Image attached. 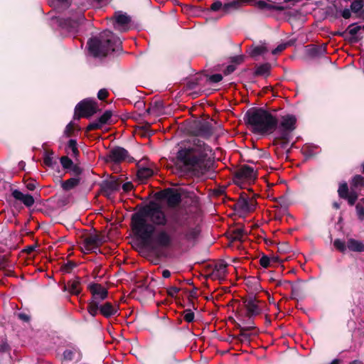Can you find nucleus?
Listing matches in <instances>:
<instances>
[{
    "mask_svg": "<svg viewBox=\"0 0 364 364\" xmlns=\"http://www.w3.org/2000/svg\"><path fill=\"white\" fill-rule=\"evenodd\" d=\"M183 318L188 323L192 322L194 320V313L190 309L185 310L183 314Z\"/></svg>",
    "mask_w": 364,
    "mask_h": 364,
    "instance_id": "37998d69",
    "label": "nucleus"
},
{
    "mask_svg": "<svg viewBox=\"0 0 364 364\" xmlns=\"http://www.w3.org/2000/svg\"><path fill=\"white\" fill-rule=\"evenodd\" d=\"M350 364H364L362 361L359 360H355L350 363Z\"/></svg>",
    "mask_w": 364,
    "mask_h": 364,
    "instance_id": "338daca9",
    "label": "nucleus"
},
{
    "mask_svg": "<svg viewBox=\"0 0 364 364\" xmlns=\"http://www.w3.org/2000/svg\"><path fill=\"white\" fill-rule=\"evenodd\" d=\"M227 274V264L221 262L215 264L213 272V277L220 281L224 280Z\"/></svg>",
    "mask_w": 364,
    "mask_h": 364,
    "instance_id": "dca6fc26",
    "label": "nucleus"
},
{
    "mask_svg": "<svg viewBox=\"0 0 364 364\" xmlns=\"http://www.w3.org/2000/svg\"><path fill=\"white\" fill-rule=\"evenodd\" d=\"M268 52V48L267 46L264 43L257 46L252 48L250 50V55L252 57H257L259 55H263Z\"/></svg>",
    "mask_w": 364,
    "mask_h": 364,
    "instance_id": "5701e85b",
    "label": "nucleus"
},
{
    "mask_svg": "<svg viewBox=\"0 0 364 364\" xmlns=\"http://www.w3.org/2000/svg\"><path fill=\"white\" fill-rule=\"evenodd\" d=\"M84 21V16L82 15L78 16L76 20H71L70 22H69V25L70 26V29L72 31H75L78 26L83 22Z\"/></svg>",
    "mask_w": 364,
    "mask_h": 364,
    "instance_id": "c9c22d12",
    "label": "nucleus"
},
{
    "mask_svg": "<svg viewBox=\"0 0 364 364\" xmlns=\"http://www.w3.org/2000/svg\"><path fill=\"white\" fill-rule=\"evenodd\" d=\"M223 80L221 74H214L208 77V80L211 83H217Z\"/></svg>",
    "mask_w": 364,
    "mask_h": 364,
    "instance_id": "c03bdc74",
    "label": "nucleus"
},
{
    "mask_svg": "<svg viewBox=\"0 0 364 364\" xmlns=\"http://www.w3.org/2000/svg\"><path fill=\"white\" fill-rule=\"evenodd\" d=\"M348 185L346 182H343L339 185L338 189V196L344 198V197H346V195L349 193Z\"/></svg>",
    "mask_w": 364,
    "mask_h": 364,
    "instance_id": "2f4dec72",
    "label": "nucleus"
},
{
    "mask_svg": "<svg viewBox=\"0 0 364 364\" xmlns=\"http://www.w3.org/2000/svg\"><path fill=\"white\" fill-rule=\"evenodd\" d=\"M165 198L169 206H175L181 201V195L174 191H168L165 193Z\"/></svg>",
    "mask_w": 364,
    "mask_h": 364,
    "instance_id": "a211bd4d",
    "label": "nucleus"
},
{
    "mask_svg": "<svg viewBox=\"0 0 364 364\" xmlns=\"http://www.w3.org/2000/svg\"><path fill=\"white\" fill-rule=\"evenodd\" d=\"M341 363V360H338V359H334L333 360L330 364H340Z\"/></svg>",
    "mask_w": 364,
    "mask_h": 364,
    "instance_id": "774afa93",
    "label": "nucleus"
},
{
    "mask_svg": "<svg viewBox=\"0 0 364 364\" xmlns=\"http://www.w3.org/2000/svg\"><path fill=\"white\" fill-rule=\"evenodd\" d=\"M240 1L242 2H248V0H240V1H232L228 3L225 4L224 9L225 10H229L231 9H238L240 6Z\"/></svg>",
    "mask_w": 364,
    "mask_h": 364,
    "instance_id": "473e14b6",
    "label": "nucleus"
},
{
    "mask_svg": "<svg viewBox=\"0 0 364 364\" xmlns=\"http://www.w3.org/2000/svg\"><path fill=\"white\" fill-rule=\"evenodd\" d=\"M363 7V1L361 0H355L352 2L350 5V9L355 13L359 12Z\"/></svg>",
    "mask_w": 364,
    "mask_h": 364,
    "instance_id": "e433bc0d",
    "label": "nucleus"
},
{
    "mask_svg": "<svg viewBox=\"0 0 364 364\" xmlns=\"http://www.w3.org/2000/svg\"><path fill=\"white\" fill-rule=\"evenodd\" d=\"M45 163L48 165V166H52L53 163H52V158L50 157V156H48L45 159Z\"/></svg>",
    "mask_w": 364,
    "mask_h": 364,
    "instance_id": "e2e57ef3",
    "label": "nucleus"
},
{
    "mask_svg": "<svg viewBox=\"0 0 364 364\" xmlns=\"http://www.w3.org/2000/svg\"><path fill=\"white\" fill-rule=\"evenodd\" d=\"M68 148L71 151L72 155L77 156L78 150L77 148V142L74 139H70L68 142Z\"/></svg>",
    "mask_w": 364,
    "mask_h": 364,
    "instance_id": "79ce46f5",
    "label": "nucleus"
},
{
    "mask_svg": "<svg viewBox=\"0 0 364 364\" xmlns=\"http://www.w3.org/2000/svg\"><path fill=\"white\" fill-rule=\"evenodd\" d=\"M73 127H74L73 123V122H70L66 126V127L65 129V131H64L65 134H66L67 136H69L70 134H71V133L73 131Z\"/></svg>",
    "mask_w": 364,
    "mask_h": 364,
    "instance_id": "603ef678",
    "label": "nucleus"
},
{
    "mask_svg": "<svg viewBox=\"0 0 364 364\" xmlns=\"http://www.w3.org/2000/svg\"><path fill=\"white\" fill-rule=\"evenodd\" d=\"M344 199L348 200L349 205H353L358 199V193L353 188H351V190L346 195V197H344Z\"/></svg>",
    "mask_w": 364,
    "mask_h": 364,
    "instance_id": "c85d7f7f",
    "label": "nucleus"
},
{
    "mask_svg": "<svg viewBox=\"0 0 364 364\" xmlns=\"http://www.w3.org/2000/svg\"><path fill=\"white\" fill-rule=\"evenodd\" d=\"M132 17L122 11H115V30L126 32L131 28Z\"/></svg>",
    "mask_w": 364,
    "mask_h": 364,
    "instance_id": "9d476101",
    "label": "nucleus"
},
{
    "mask_svg": "<svg viewBox=\"0 0 364 364\" xmlns=\"http://www.w3.org/2000/svg\"><path fill=\"white\" fill-rule=\"evenodd\" d=\"M341 15L346 19L349 18L350 17V16H351L350 10L348 9H343L342 13H341Z\"/></svg>",
    "mask_w": 364,
    "mask_h": 364,
    "instance_id": "6e6d98bb",
    "label": "nucleus"
},
{
    "mask_svg": "<svg viewBox=\"0 0 364 364\" xmlns=\"http://www.w3.org/2000/svg\"><path fill=\"white\" fill-rule=\"evenodd\" d=\"M287 46H288V43H281L279 46H277V47L272 51V53L273 55H277V54L281 53L282 51H283L287 47Z\"/></svg>",
    "mask_w": 364,
    "mask_h": 364,
    "instance_id": "49530a36",
    "label": "nucleus"
},
{
    "mask_svg": "<svg viewBox=\"0 0 364 364\" xmlns=\"http://www.w3.org/2000/svg\"><path fill=\"white\" fill-rule=\"evenodd\" d=\"M235 65H228V66L225 68V71H224V74H225V75H230V74H231L232 73H233V72L235 71Z\"/></svg>",
    "mask_w": 364,
    "mask_h": 364,
    "instance_id": "864d4df0",
    "label": "nucleus"
},
{
    "mask_svg": "<svg viewBox=\"0 0 364 364\" xmlns=\"http://www.w3.org/2000/svg\"><path fill=\"white\" fill-rule=\"evenodd\" d=\"M296 117L293 114L282 116L279 121L277 119L275 132L276 137L284 141L281 146L286 149L291 138V132L296 129Z\"/></svg>",
    "mask_w": 364,
    "mask_h": 364,
    "instance_id": "423d86ee",
    "label": "nucleus"
},
{
    "mask_svg": "<svg viewBox=\"0 0 364 364\" xmlns=\"http://www.w3.org/2000/svg\"><path fill=\"white\" fill-rule=\"evenodd\" d=\"M273 260L274 261L276 260V258L275 257L270 258L267 256L264 255L260 258L259 262H260V264L263 267L266 268L270 265V262Z\"/></svg>",
    "mask_w": 364,
    "mask_h": 364,
    "instance_id": "a19ab883",
    "label": "nucleus"
},
{
    "mask_svg": "<svg viewBox=\"0 0 364 364\" xmlns=\"http://www.w3.org/2000/svg\"><path fill=\"white\" fill-rule=\"evenodd\" d=\"M148 219L156 225L167 223L164 212L156 205L145 206L134 213L132 218L133 230L143 245L154 252L171 247L174 240L171 234L164 229L156 230L154 225L148 223Z\"/></svg>",
    "mask_w": 364,
    "mask_h": 364,
    "instance_id": "f257e3e1",
    "label": "nucleus"
},
{
    "mask_svg": "<svg viewBox=\"0 0 364 364\" xmlns=\"http://www.w3.org/2000/svg\"><path fill=\"white\" fill-rule=\"evenodd\" d=\"M257 6L262 10H267V11H272V10H278L281 11L283 10V7L281 6L275 5L272 3L267 2L266 1H258L256 3Z\"/></svg>",
    "mask_w": 364,
    "mask_h": 364,
    "instance_id": "aec40b11",
    "label": "nucleus"
},
{
    "mask_svg": "<svg viewBox=\"0 0 364 364\" xmlns=\"http://www.w3.org/2000/svg\"><path fill=\"white\" fill-rule=\"evenodd\" d=\"M154 174V171L150 168L143 167L138 170L137 176L140 179H146Z\"/></svg>",
    "mask_w": 364,
    "mask_h": 364,
    "instance_id": "393cba45",
    "label": "nucleus"
},
{
    "mask_svg": "<svg viewBox=\"0 0 364 364\" xmlns=\"http://www.w3.org/2000/svg\"><path fill=\"white\" fill-rule=\"evenodd\" d=\"M162 276L164 278H168L171 276V272L168 269H164L162 272Z\"/></svg>",
    "mask_w": 364,
    "mask_h": 364,
    "instance_id": "680f3d73",
    "label": "nucleus"
},
{
    "mask_svg": "<svg viewBox=\"0 0 364 364\" xmlns=\"http://www.w3.org/2000/svg\"><path fill=\"white\" fill-rule=\"evenodd\" d=\"M113 38L112 32L106 31L90 39L87 42L90 54L97 58L106 56L112 49Z\"/></svg>",
    "mask_w": 364,
    "mask_h": 364,
    "instance_id": "39448f33",
    "label": "nucleus"
},
{
    "mask_svg": "<svg viewBox=\"0 0 364 364\" xmlns=\"http://www.w3.org/2000/svg\"><path fill=\"white\" fill-rule=\"evenodd\" d=\"M99 301L92 300L89 304L88 311L92 316H95L98 311Z\"/></svg>",
    "mask_w": 364,
    "mask_h": 364,
    "instance_id": "58836bf2",
    "label": "nucleus"
},
{
    "mask_svg": "<svg viewBox=\"0 0 364 364\" xmlns=\"http://www.w3.org/2000/svg\"><path fill=\"white\" fill-rule=\"evenodd\" d=\"M75 267V264L70 262H68L65 265V271H70L71 270L73 267Z\"/></svg>",
    "mask_w": 364,
    "mask_h": 364,
    "instance_id": "bf43d9fd",
    "label": "nucleus"
},
{
    "mask_svg": "<svg viewBox=\"0 0 364 364\" xmlns=\"http://www.w3.org/2000/svg\"><path fill=\"white\" fill-rule=\"evenodd\" d=\"M364 185V178L360 175H356L353 177L351 183V188H357L360 186Z\"/></svg>",
    "mask_w": 364,
    "mask_h": 364,
    "instance_id": "72a5a7b5",
    "label": "nucleus"
},
{
    "mask_svg": "<svg viewBox=\"0 0 364 364\" xmlns=\"http://www.w3.org/2000/svg\"><path fill=\"white\" fill-rule=\"evenodd\" d=\"M318 148L316 146H306L304 149V154L306 157H311L318 153L316 151Z\"/></svg>",
    "mask_w": 364,
    "mask_h": 364,
    "instance_id": "4c0bfd02",
    "label": "nucleus"
},
{
    "mask_svg": "<svg viewBox=\"0 0 364 364\" xmlns=\"http://www.w3.org/2000/svg\"><path fill=\"white\" fill-rule=\"evenodd\" d=\"M222 7V3L220 1H215L211 5V9L213 11H218Z\"/></svg>",
    "mask_w": 364,
    "mask_h": 364,
    "instance_id": "5fc2aeb1",
    "label": "nucleus"
},
{
    "mask_svg": "<svg viewBox=\"0 0 364 364\" xmlns=\"http://www.w3.org/2000/svg\"><path fill=\"white\" fill-rule=\"evenodd\" d=\"M172 221L180 230L177 233L178 244L184 242L193 243L199 234V230L193 226L186 213H176L173 215Z\"/></svg>",
    "mask_w": 364,
    "mask_h": 364,
    "instance_id": "20e7f679",
    "label": "nucleus"
},
{
    "mask_svg": "<svg viewBox=\"0 0 364 364\" xmlns=\"http://www.w3.org/2000/svg\"><path fill=\"white\" fill-rule=\"evenodd\" d=\"M105 241V237H100L95 233L87 234L84 237L81 249L84 252L87 253L97 249L102 242Z\"/></svg>",
    "mask_w": 364,
    "mask_h": 364,
    "instance_id": "1a4fd4ad",
    "label": "nucleus"
},
{
    "mask_svg": "<svg viewBox=\"0 0 364 364\" xmlns=\"http://www.w3.org/2000/svg\"><path fill=\"white\" fill-rule=\"evenodd\" d=\"M347 247L350 251L358 252L364 251V244L355 239H349L347 242Z\"/></svg>",
    "mask_w": 364,
    "mask_h": 364,
    "instance_id": "6ab92c4d",
    "label": "nucleus"
},
{
    "mask_svg": "<svg viewBox=\"0 0 364 364\" xmlns=\"http://www.w3.org/2000/svg\"><path fill=\"white\" fill-rule=\"evenodd\" d=\"M196 134L203 136L209 137L213 134L211 126L207 122H200L196 124Z\"/></svg>",
    "mask_w": 364,
    "mask_h": 364,
    "instance_id": "f3484780",
    "label": "nucleus"
},
{
    "mask_svg": "<svg viewBox=\"0 0 364 364\" xmlns=\"http://www.w3.org/2000/svg\"><path fill=\"white\" fill-rule=\"evenodd\" d=\"M108 95V92L106 89H101L97 93V97L99 100H102L105 99Z\"/></svg>",
    "mask_w": 364,
    "mask_h": 364,
    "instance_id": "3c124183",
    "label": "nucleus"
},
{
    "mask_svg": "<svg viewBox=\"0 0 364 364\" xmlns=\"http://www.w3.org/2000/svg\"><path fill=\"white\" fill-rule=\"evenodd\" d=\"M13 197L23 203L27 207H30L34 203V198L29 194L23 193L18 190H14L12 193Z\"/></svg>",
    "mask_w": 364,
    "mask_h": 364,
    "instance_id": "2eb2a0df",
    "label": "nucleus"
},
{
    "mask_svg": "<svg viewBox=\"0 0 364 364\" xmlns=\"http://www.w3.org/2000/svg\"><path fill=\"white\" fill-rule=\"evenodd\" d=\"M122 41L119 38L115 37V54L116 53H122V48L121 46Z\"/></svg>",
    "mask_w": 364,
    "mask_h": 364,
    "instance_id": "09e8293b",
    "label": "nucleus"
},
{
    "mask_svg": "<svg viewBox=\"0 0 364 364\" xmlns=\"http://www.w3.org/2000/svg\"><path fill=\"white\" fill-rule=\"evenodd\" d=\"M238 328L241 331V333L239 335L240 339L242 341H248V339H249V335L245 333V331L252 329L255 328V326H254L253 323L250 321L247 323H242V325L238 324Z\"/></svg>",
    "mask_w": 364,
    "mask_h": 364,
    "instance_id": "412c9836",
    "label": "nucleus"
},
{
    "mask_svg": "<svg viewBox=\"0 0 364 364\" xmlns=\"http://www.w3.org/2000/svg\"><path fill=\"white\" fill-rule=\"evenodd\" d=\"M271 66L269 63L260 65L256 68L255 74L256 75L267 77L269 75Z\"/></svg>",
    "mask_w": 364,
    "mask_h": 364,
    "instance_id": "4be33fe9",
    "label": "nucleus"
},
{
    "mask_svg": "<svg viewBox=\"0 0 364 364\" xmlns=\"http://www.w3.org/2000/svg\"><path fill=\"white\" fill-rule=\"evenodd\" d=\"M211 153V149L203 141L194 139L192 142L183 144L176 154L177 164L186 170L203 173L205 170V161Z\"/></svg>",
    "mask_w": 364,
    "mask_h": 364,
    "instance_id": "f03ea898",
    "label": "nucleus"
},
{
    "mask_svg": "<svg viewBox=\"0 0 364 364\" xmlns=\"http://www.w3.org/2000/svg\"><path fill=\"white\" fill-rule=\"evenodd\" d=\"M134 161L127 149L121 146H115V164L118 162L131 163Z\"/></svg>",
    "mask_w": 364,
    "mask_h": 364,
    "instance_id": "4468645a",
    "label": "nucleus"
},
{
    "mask_svg": "<svg viewBox=\"0 0 364 364\" xmlns=\"http://www.w3.org/2000/svg\"><path fill=\"white\" fill-rule=\"evenodd\" d=\"M180 289L176 287H171L167 289L168 294L171 297L176 296L177 294L179 292Z\"/></svg>",
    "mask_w": 364,
    "mask_h": 364,
    "instance_id": "de8ad7c7",
    "label": "nucleus"
},
{
    "mask_svg": "<svg viewBox=\"0 0 364 364\" xmlns=\"http://www.w3.org/2000/svg\"><path fill=\"white\" fill-rule=\"evenodd\" d=\"M72 352L70 350H65L63 353L64 358L67 359H71Z\"/></svg>",
    "mask_w": 364,
    "mask_h": 364,
    "instance_id": "052dcab7",
    "label": "nucleus"
},
{
    "mask_svg": "<svg viewBox=\"0 0 364 364\" xmlns=\"http://www.w3.org/2000/svg\"><path fill=\"white\" fill-rule=\"evenodd\" d=\"M133 185L131 182H127L121 184L117 179H115V192L120 191L122 189L123 192L127 193L132 191Z\"/></svg>",
    "mask_w": 364,
    "mask_h": 364,
    "instance_id": "b1692460",
    "label": "nucleus"
},
{
    "mask_svg": "<svg viewBox=\"0 0 364 364\" xmlns=\"http://www.w3.org/2000/svg\"><path fill=\"white\" fill-rule=\"evenodd\" d=\"M79 183V180L75 178H70L69 180L65 181L62 183V186L64 190L69 191L77 186Z\"/></svg>",
    "mask_w": 364,
    "mask_h": 364,
    "instance_id": "a878e982",
    "label": "nucleus"
},
{
    "mask_svg": "<svg viewBox=\"0 0 364 364\" xmlns=\"http://www.w3.org/2000/svg\"><path fill=\"white\" fill-rule=\"evenodd\" d=\"M112 116V112L111 111H107L105 112L100 118L97 120V123L100 124V128H102V126L107 123L108 120L111 119Z\"/></svg>",
    "mask_w": 364,
    "mask_h": 364,
    "instance_id": "c756f323",
    "label": "nucleus"
},
{
    "mask_svg": "<svg viewBox=\"0 0 364 364\" xmlns=\"http://www.w3.org/2000/svg\"><path fill=\"white\" fill-rule=\"evenodd\" d=\"M67 289L68 291L73 294H77L80 292L79 282L77 281H73L68 284Z\"/></svg>",
    "mask_w": 364,
    "mask_h": 364,
    "instance_id": "7c9ffc66",
    "label": "nucleus"
},
{
    "mask_svg": "<svg viewBox=\"0 0 364 364\" xmlns=\"http://www.w3.org/2000/svg\"><path fill=\"white\" fill-rule=\"evenodd\" d=\"M100 124H97L96 121L92 122L87 126V130H92L95 129H100Z\"/></svg>",
    "mask_w": 364,
    "mask_h": 364,
    "instance_id": "4d7b16f0",
    "label": "nucleus"
},
{
    "mask_svg": "<svg viewBox=\"0 0 364 364\" xmlns=\"http://www.w3.org/2000/svg\"><path fill=\"white\" fill-rule=\"evenodd\" d=\"M356 214L358 219L364 220V198L361 199L355 205Z\"/></svg>",
    "mask_w": 364,
    "mask_h": 364,
    "instance_id": "bb28decb",
    "label": "nucleus"
},
{
    "mask_svg": "<svg viewBox=\"0 0 364 364\" xmlns=\"http://www.w3.org/2000/svg\"><path fill=\"white\" fill-rule=\"evenodd\" d=\"M360 26H354L352 27V26L348 27V31L349 34L352 36H354L358 33V32L360 31Z\"/></svg>",
    "mask_w": 364,
    "mask_h": 364,
    "instance_id": "8fccbe9b",
    "label": "nucleus"
},
{
    "mask_svg": "<svg viewBox=\"0 0 364 364\" xmlns=\"http://www.w3.org/2000/svg\"><path fill=\"white\" fill-rule=\"evenodd\" d=\"M257 178V169L247 165L242 166L235 173L234 183L244 188L245 183L253 182Z\"/></svg>",
    "mask_w": 364,
    "mask_h": 364,
    "instance_id": "0eeeda50",
    "label": "nucleus"
},
{
    "mask_svg": "<svg viewBox=\"0 0 364 364\" xmlns=\"http://www.w3.org/2000/svg\"><path fill=\"white\" fill-rule=\"evenodd\" d=\"M101 314L105 317H109L112 315L113 309L110 303H106L100 307Z\"/></svg>",
    "mask_w": 364,
    "mask_h": 364,
    "instance_id": "cd10ccee",
    "label": "nucleus"
},
{
    "mask_svg": "<svg viewBox=\"0 0 364 364\" xmlns=\"http://www.w3.org/2000/svg\"><path fill=\"white\" fill-rule=\"evenodd\" d=\"M18 316H19V318H20L21 319H22V320H23V321H28V318H28V316L27 315H26V314H20L18 315Z\"/></svg>",
    "mask_w": 364,
    "mask_h": 364,
    "instance_id": "0e129e2a",
    "label": "nucleus"
},
{
    "mask_svg": "<svg viewBox=\"0 0 364 364\" xmlns=\"http://www.w3.org/2000/svg\"><path fill=\"white\" fill-rule=\"evenodd\" d=\"M259 301L255 296H250L244 301V306L247 311V316L250 318L259 315L262 309L258 305Z\"/></svg>",
    "mask_w": 364,
    "mask_h": 364,
    "instance_id": "9b49d317",
    "label": "nucleus"
},
{
    "mask_svg": "<svg viewBox=\"0 0 364 364\" xmlns=\"http://www.w3.org/2000/svg\"><path fill=\"white\" fill-rule=\"evenodd\" d=\"M334 247L341 252H344L346 250L347 245L346 242L340 239H336L333 242Z\"/></svg>",
    "mask_w": 364,
    "mask_h": 364,
    "instance_id": "f704fd0d",
    "label": "nucleus"
},
{
    "mask_svg": "<svg viewBox=\"0 0 364 364\" xmlns=\"http://www.w3.org/2000/svg\"><path fill=\"white\" fill-rule=\"evenodd\" d=\"M60 163L62 166L65 168H70L73 164V161L67 156H63L60 159Z\"/></svg>",
    "mask_w": 364,
    "mask_h": 364,
    "instance_id": "a18cd8bd",
    "label": "nucleus"
},
{
    "mask_svg": "<svg viewBox=\"0 0 364 364\" xmlns=\"http://www.w3.org/2000/svg\"><path fill=\"white\" fill-rule=\"evenodd\" d=\"M325 51V49L323 48H314L313 50V54L319 55Z\"/></svg>",
    "mask_w": 364,
    "mask_h": 364,
    "instance_id": "13d9d810",
    "label": "nucleus"
},
{
    "mask_svg": "<svg viewBox=\"0 0 364 364\" xmlns=\"http://www.w3.org/2000/svg\"><path fill=\"white\" fill-rule=\"evenodd\" d=\"M99 110L97 103L91 99L81 101L75 107V115L77 118L90 117Z\"/></svg>",
    "mask_w": 364,
    "mask_h": 364,
    "instance_id": "6e6552de",
    "label": "nucleus"
},
{
    "mask_svg": "<svg viewBox=\"0 0 364 364\" xmlns=\"http://www.w3.org/2000/svg\"><path fill=\"white\" fill-rule=\"evenodd\" d=\"M27 188L29 189L30 191H33L36 188V186L33 183H28Z\"/></svg>",
    "mask_w": 364,
    "mask_h": 364,
    "instance_id": "69168bd1",
    "label": "nucleus"
},
{
    "mask_svg": "<svg viewBox=\"0 0 364 364\" xmlns=\"http://www.w3.org/2000/svg\"><path fill=\"white\" fill-rule=\"evenodd\" d=\"M88 289L92 295L93 301H100L105 299L107 296V289L100 284L94 283L90 284Z\"/></svg>",
    "mask_w": 364,
    "mask_h": 364,
    "instance_id": "ddd939ff",
    "label": "nucleus"
},
{
    "mask_svg": "<svg viewBox=\"0 0 364 364\" xmlns=\"http://www.w3.org/2000/svg\"><path fill=\"white\" fill-rule=\"evenodd\" d=\"M256 203L253 199H248L240 196L235 204V208L242 213H250L255 208Z\"/></svg>",
    "mask_w": 364,
    "mask_h": 364,
    "instance_id": "f8f14e48",
    "label": "nucleus"
},
{
    "mask_svg": "<svg viewBox=\"0 0 364 364\" xmlns=\"http://www.w3.org/2000/svg\"><path fill=\"white\" fill-rule=\"evenodd\" d=\"M245 119L252 131L257 134H272L277 127V118L262 108L249 109Z\"/></svg>",
    "mask_w": 364,
    "mask_h": 364,
    "instance_id": "7ed1b4c3",
    "label": "nucleus"
},
{
    "mask_svg": "<svg viewBox=\"0 0 364 364\" xmlns=\"http://www.w3.org/2000/svg\"><path fill=\"white\" fill-rule=\"evenodd\" d=\"M112 191L113 190L109 184L105 183L102 186V194H104L105 196H107L111 200H112Z\"/></svg>",
    "mask_w": 364,
    "mask_h": 364,
    "instance_id": "ea45409f",
    "label": "nucleus"
}]
</instances>
